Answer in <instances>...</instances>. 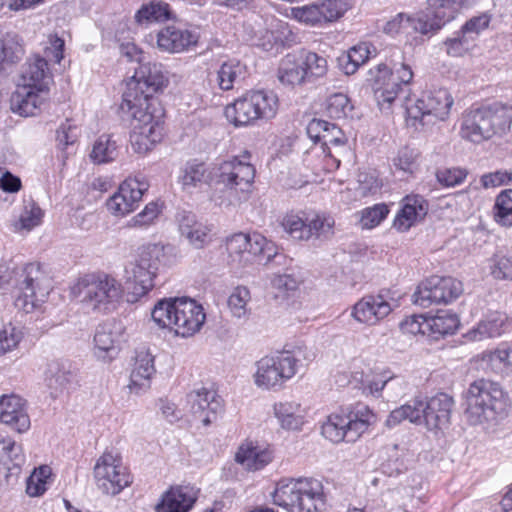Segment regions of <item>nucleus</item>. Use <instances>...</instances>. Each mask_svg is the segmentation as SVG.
<instances>
[{"instance_id": "obj_1", "label": "nucleus", "mask_w": 512, "mask_h": 512, "mask_svg": "<svg viewBox=\"0 0 512 512\" xmlns=\"http://www.w3.org/2000/svg\"><path fill=\"white\" fill-rule=\"evenodd\" d=\"M465 411L471 425H482L489 430L496 427L509 413L510 401L499 383L478 379L467 390Z\"/></svg>"}, {"instance_id": "obj_2", "label": "nucleus", "mask_w": 512, "mask_h": 512, "mask_svg": "<svg viewBox=\"0 0 512 512\" xmlns=\"http://www.w3.org/2000/svg\"><path fill=\"white\" fill-rule=\"evenodd\" d=\"M512 124V106L493 103L466 111L461 118L462 139L480 144L494 136L506 134Z\"/></svg>"}, {"instance_id": "obj_3", "label": "nucleus", "mask_w": 512, "mask_h": 512, "mask_svg": "<svg viewBox=\"0 0 512 512\" xmlns=\"http://www.w3.org/2000/svg\"><path fill=\"white\" fill-rule=\"evenodd\" d=\"M151 317L160 328L174 329L177 335L189 337L201 329L206 314L194 299L181 297L158 301Z\"/></svg>"}, {"instance_id": "obj_4", "label": "nucleus", "mask_w": 512, "mask_h": 512, "mask_svg": "<svg viewBox=\"0 0 512 512\" xmlns=\"http://www.w3.org/2000/svg\"><path fill=\"white\" fill-rule=\"evenodd\" d=\"M273 501L288 512H321L325 507L323 485L315 478L281 480Z\"/></svg>"}, {"instance_id": "obj_5", "label": "nucleus", "mask_w": 512, "mask_h": 512, "mask_svg": "<svg viewBox=\"0 0 512 512\" xmlns=\"http://www.w3.org/2000/svg\"><path fill=\"white\" fill-rule=\"evenodd\" d=\"M168 84V78L159 63H140L132 79L127 83L122 95L120 109L130 110L146 106L147 109L160 106L155 94L161 92Z\"/></svg>"}, {"instance_id": "obj_6", "label": "nucleus", "mask_w": 512, "mask_h": 512, "mask_svg": "<svg viewBox=\"0 0 512 512\" xmlns=\"http://www.w3.org/2000/svg\"><path fill=\"white\" fill-rule=\"evenodd\" d=\"M71 294L87 308L108 313L119 305L123 289L121 283L108 274H88L72 286Z\"/></svg>"}, {"instance_id": "obj_7", "label": "nucleus", "mask_w": 512, "mask_h": 512, "mask_svg": "<svg viewBox=\"0 0 512 512\" xmlns=\"http://www.w3.org/2000/svg\"><path fill=\"white\" fill-rule=\"evenodd\" d=\"M278 107V97L273 91H250L227 106L225 115L235 126H247L257 120L274 118Z\"/></svg>"}, {"instance_id": "obj_8", "label": "nucleus", "mask_w": 512, "mask_h": 512, "mask_svg": "<svg viewBox=\"0 0 512 512\" xmlns=\"http://www.w3.org/2000/svg\"><path fill=\"white\" fill-rule=\"evenodd\" d=\"M14 273L15 287L19 292L14 305L18 310L30 313L49 295L51 280L38 263H28Z\"/></svg>"}, {"instance_id": "obj_9", "label": "nucleus", "mask_w": 512, "mask_h": 512, "mask_svg": "<svg viewBox=\"0 0 512 512\" xmlns=\"http://www.w3.org/2000/svg\"><path fill=\"white\" fill-rule=\"evenodd\" d=\"M165 258L164 247L149 244L140 248L134 261L130 262L125 273L128 282H133V294L136 297L146 295L154 287V278Z\"/></svg>"}, {"instance_id": "obj_10", "label": "nucleus", "mask_w": 512, "mask_h": 512, "mask_svg": "<svg viewBox=\"0 0 512 512\" xmlns=\"http://www.w3.org/2000/svg\"><path fill=\"white\" fill-rule=\"evenodd\" d=\"M124 112L129 113L134 120L130 141L135 152L147 153L162 140L164 111L160 106L147 109L139 105Z\"/></svg>"}, {"instance_id": "obj_11", "label": "nucleus", "mask_w": 512, "mask_h": 512, "mask_svg": "<svg viewBox=\"0 0 512 512\" xmlns=\"http://www.w3.org/2000/svg\"><path fill=\"white\" fill-rule=\"evenodd\" d=\"M453 98L445 88L422 92L413 105L407 106L408 116L423 125L444 121L448 118Z\"/></svg>"}, {"instance_id": "obj_12", "label": "nucleus", "mask_w": 512, "mask_h": 512, "mask_svg": "<svg viewBox=\"0 0 512 512\" xmlns=\"http://www.w3.org/2000/svg\"><path fill=\"white\" fill-rule=\"evenodd\" d=\"M463 292L460 281L453 277L432 276L423 281L414 292L413 303L427 308L433 304H449Z\"/></svg>"}, {"instance_id": "obj_13", "label": "nucleus", "mask_w": 512, "mask_h": 512, "mask_svg": "<svg viewBox=\"0 0 512 512\" xmlns=\"http://www.w3.org/2000/svg\"><path fill=\"white\" fill-rule=\"evenodd\" d=\"M94 478L98 488L105 494H119L132 483V478L121 458L111 452H105L96 462Z\"/></svg>"}, {"instance_id": "obj_14", "label": "nucleus", "mask_w": 512, "mask_h": 512, "mask_svg": "<svg viewBox=\"0 0 512 512\" xmlns=\"http://www.w3.org/2000/svg\"><path fill=\"white\" fill-rule=\"evenodd\" d=\"M149 189V183L144 175H136L125 179L106 202L108 211L115 216H125L133 212Z\"/></svg>"}, {"instance_id": "obj_15", "label": "nucleus", "mask_w": 512, "mask_h": 512, "mask_svg": "<svg viewBox=\"0 0 512 512\" xmlns=\"http://www.w3.org/2000/svg\"><path fill=\"white\" fill-rule=\"evenodd\" d=\"M415 406L419 412V425L424 424L427 429H443L450 423L454 400L446 393H438L424 401L415 397Z\"/></svg>"}, {"instance_id": "obj_16", "label": "nucleus", "mask_w": 512, "mask_h": 512, "mask_svg": "<svg viewBox=\"0 0 512 512\" xmlns=\"http://www.w3.org/2000/svg\"><path fill=\"white\" fill-rule=\"evenodd\" d=\"M349 5L346 0H318L292 9L295 19L311 26L334 22L344 15Z\"/></svg>"}, {"instance_id": "obj_17", "label": "nucleus", "mask_w": 512, "mask_h": 512, "mask_svg": "<svg viewBox=\"0 0 512 512\" xmlns=\"http://www.w3.org/2000/svg\"><path fill=\"white\" fill-rule=\"evenodd\" d=\"M255 172L253 165L235 157L219 165L217 182L229 190L248 193L254 182Z\"/></svg>"}, {"instance_id": "obj_18", "label": "nucleus", "mask_w": 512, "mask_h": 512, "mask_svg": "<svg viewBox=\"0 0 512 512\" xmlns=\"http://www.w3.org/2000/svg\"><path fill=\"white\" fill-rule=\"evenodd\" d=\"M124 326L116 319L98 325L94 335V355L103 362H110L119 353V338Z\"/></svg>"}, {"instance_id": "obj_19", "label": "nucleus", "mask_w": 512, "mask_h": 512, "mask_svg": "<svg viewBox=\"0 0 512 512\" xmlns=\"http://www.w3.org/2000/svg\"><path fill=\"white\" fill-rule=\"evenodd\" d=\"M189 413L194 420H199L204 426L210 425L222 411L221 398L206 388L191 391L187 395Z\"/></svg>"}, {"instance_id": "obj_20", "label": "nucleus", "mask_w": 512, "mask_h": 512, "mask_svg": "<svg viewBox=\"0 0 512 512\" xmlns=\"http://www.w3.org/2000/svg\"><path fill=\"white\" fill-rule=\"evenodd\" d=\"M391 311L392 306L387 295L381 291L377 295H366L356 302L351 316L359 323L373 326L387 317Z\"/></svg>"}, {"instance_id": "obj_21", "label": "nucleus", "mask_w": 512, "mask_h": 512, "mask_svg": "<svg viewBox=\"0 0 512 512\" xmlns=\"http://www.w3.org/2000/svg\"><path fill=\"white\" fill-rule=\"evenodd\" d=\"M257 371L254 375L255 384L264 389H275L292 378L291 371L282 361L281 353L274 356H265L256 363Z\"/></svg>"}, {"instance_id": "obj_22", "label": "nucleus", "mask_w": 512, "mask_h": 512, "mask_svg": "<svg viewBox=\"0 0 512 512\" xmlns=\"http://www.w3.org/2000/svg\"><path fill=\"white\" fill-rule=\"evenodd\" d=\"M177 221L181 236L187 239L193 248L204 249L212 243V225L199 221L193 212H178Z\"/></svg>"}, {"instance_id": "obj_23", "label": "nucleus", "mask_w": 512, "mask_h": 512, "mask_svg": "<svg viewBox=\"0 0 512 512\" xmlns=\"http://www.w3.org/2000/svg\"><path fill=\"white\" fill-rule=\"evenodd\" d=\"M0 421L18 433L26 432L31 425L26 401L15 394L1 396Z\"/></svg>"}, {"instance_id": "obj_24", "label": "nucleus", "mask_w": 512, "mask_h": 512, "mask_svg": "<svg viewBox=\"0 0 512 512\" xmlns=\"http://www.w3.org/2000/svg\"><path fill=\"white\" fill-rule=\"evenodd\" d=\"M374 97L380 109H389L391 104L403 91V87L395 81L393 71L386 64L377 65L373 78Z\"/></svg>"}, {"instance_id": "obj_25", "label": "nucleus", "mask_w": 512, "mask_h": 512, "mask_svg": "<svg viewBox=\"0 0 512 512\" xmlns=\"http://www.w3.org/2000/svg\"><path fill=\"white\" fill-rule=\"evenodd\" d=\"M363 424H351V419L346 414L333 413L321 427L322 435L333 443L345 441L354 443L359 439V431Z\"/></svg>"}, {"instance_id": "obj_26", "label": "nucleus", "mask_w": 512, "mask_h": 512, "mask_svg": "<svg viewBox=\"0 0 512 512\" xmlns=\"http://www.w3.org/2000/svg\"><path fill=\"white\" fill-rule=\"evenodd\" d=\"M198 39L197 33L171 25L158 32L157 46L164 52L181 53L196 46Z\"/></svg>"}, {"instance_id": "obj_27", "label": "nucleus", "mask_w": 512, "mask_h": 512, "mask_svg": "<svg viewBox=\"0 0 512 512\" xmlns=\"http://www.w3.org/2000/svg\"><path fill=\"white\" fill-rule=\"evenodd\" d=\"M48 99V93H42L29 85H21L10 98V109L23 117L37 115Z\"/></svg>"}, {"instance_id": "obj_28", "label": "nucleus", "mask_w": 512, "mask_h": 512, "mask_svg": "<svg viewBox=\"0 0 512 512\" xmlns=\"http://www.w3.org/2000/svg\"><path fill=\"white\" fill-rule=\"evenodd\" d=\"M22 85L49 94V85L53 82V75L48 67L46 58L39 55L27 60L21 71Z\"/></svg>"}, {"instance_id": "obj_29", "label": "nucleus", "mask_w": 512, "mask_h": 512, "mask_svg": "<svg viewBox=\"0 0 512 512\" xmlns=\"http://www.w3.org/2000/svg\"><path fill=\"white\" fill-rule=\"evenodd\" d=\"M75 372L68 361L53 360L48 363L45 381L50 394L57 398L69 389L75 380Z\"/></svg>"}, {"instance_id": "obj_30", "label": "nucleus", "mask_w": 512, "mask_h": 512, "mask_svg": "<svg viewBox=\"0 0 512 512\" xmlns=\"http://www.w3.org/2000/svg\"><path fill=\"white\" fill-rule=\"evenodd\" d=\"M273 459V451L269 446L247 442L242 444L236 453L235 460L249 471H258Z\"/></svg>"}, {"instance_id": "obj_31", "label": "nucleus", "mask_w": 512, "mask_h": 512, "mask_svg": "<svg viewBox=\"0 0 512 512\" xmlns=\"http://www.w3.org/2000/svg\"><path fill=\"white\" fill-rule=\"evenodd\" d=\"M196 501L193 489L188 486L170 488L156 505V512H189Z\"/></svg>"}, {"instance_id": "obj_32", "label": "nucleus", "mask_w": 512, "mask_h": 512, "mask_svg": "<svg viewBox=\"0 0 512 512\" xmlns=\"http://www.w3.org/2000/svg\"><path fill=\"white\" fill-rule=\"evenodd\" d=\"M403 201V207L394 220V227L401 232L407 231L428 212V202L421 195H408Z\"/></svg>"}, {"instance_id": "obj_33", "label": "nucleus", "mask_w": 512, "mask_h": 512, "mask_svg": "<svg viewBox=\"0 0 512 512\" xmlns=\"http://www.w3.org/2000/svg\"><path fill=\"white\" fill-rule=\"evenodd\" d=\"M155 373L154 358L148 352H140L136 356L134 369L130 375L129 387L138 392L150 386V379Z\"/></svg>"}, {"instance_id": "obj_34", "label": "nucleus", "mask_w": 512, "mask_h": 512, "mask_svg": "<svg viewBox=\"0 0 512 512\" xmlns=\"http://www.w3.org/2000/svg\"><path fill=\"white\" fill-rule=\"evenodd\" d=\"M299 53L286 55L278 68V79L283 85L302 86L307 84Z\"/></svg>"}, {"instance_id": "obj_35", "label": "nucleus", "mask_w": 512, "mask_h": 512, "mask_svg": "<svg viewBox=\"0 0 512 512\" xmlns=\"http://www.w3.org/2000/svg\"><path fill=\"white\" fill-rule=\"evenodd\" d=\"M273 410L283 429L297 430L304 423L303 409L300 403L295 401L278 402L274 404Z\"/></svg>"}, {"instance_id": "obj_36", "label": "nucleus", "mask_w": 512, "mask_h": 512, "mask_svg": "<svg viewBox=\"0 0 512 512\" xmlns=\"http://www.w3.org/2000/svg\"><path fill=\"white\" fill-rule=\"evenodd\" d=\"M173 18L170 5L161 0H152L148 4L142 5L135 14V20L139 24L163 22Z\"/></svg>"}, {"instance_id": "obj_37", "label": "nucleus", "mask_w": 512, "mask_h": 512, "mask_svg": "<svg viewBox=\"0 0 512 512\" xmlns=\"http://www.w3.org/2000/svg\"><path fill=\"white\" fill-rule=\"evenodd\" d=\"M303 67V72L306 73L305 78L307 83H314L316 80L323 78L328 70L327 60L315 52L301 50L298 52Z\"/></svg>"}, {"instance_id": "obj_38", "label": "nucleus", "mask_w": 512, "mask_h": 512, "mask_svg": "<svg viewBox=\"0 0 512 512\" xmlns=\"http://www.w3.org/2000/svg\"><path fill=\"white\" fill-rule=\"evenodd\" d=\"M282 361L291 371L292 377L315 359V352L307 346L298 345L281 352Z\"/></svg>"}, {"instance_id": "obj_39", "label": "nucleus", "mask_w": 512, "mask_h": 512, "mask_svg": "<svg viewBox=\"0 0 512 512\" xmlns=\"http://www.w3.org/2000/svg\"><path fill=\"white\" fill-rule=\"evenodd\" d=\"M505 317L500 313H492L481 320L477 327L468 332V337L473 341H481L485 338H492L501 335Z\"/></svg>"}, {"instance_id": "obj_40", "label": "nucleus", "mask_w": 512, "mask_h": 512, "mask_svg": "<svg viewBox=\"0 0 512 512\" xmlns=\"http://www.w3.org/2000/svg\"><path fill=\"white\" fill-rule=\"evenodd\" d=\"M23 54V46L17 34L6 33L0 39V63L7 71L22 58Z\"/></svg>"}, {"instance_id": "obj_41", "label": "nucleus", "mask_w": 512, "mask_h": 512, "mask_svg": "<svg viewBox=\"0 0 512 512\" xmlns=\"http://www.w3.org/2000/svg\"><path fill=\"white\" fill-rule=\"evenodd\" d=\"M460 321L455 313L448 310L439 311L434 316L428 317V326L431 334L436 338L453 334L458 329Z\"/></svg>"}, {"instance_id": "obj_42", "label": "nucleus", "mask_w": 512, "mask_h": 512, "mask_svg": "<svg viewBox=\"0 0 512 512\" xmlns=\"http://www.w3.org/2000/svg\"><path fill=\"white\" fill-rule=\"evenodd\" d=\"M245 66L236 59L223 62L217 71L218 86L222 90H230L238 79L244 77Z\"/></svg>"}, {"instance_id": "obj_43", "label": "nucleus", "mask_w": 512, "mask_h": 512, "mask_svg": "<svg viewBox=\"0 0 512 512\" xmlns=\"http://www.w3.org/2000/svg\"><path fill=\"white\" fill-rule=\"evenodd\" d=\"M118 145L109 135H101L93 144L90 158L95 164H105L118 157Z\"/></svg>"}, {"instance_id": "obj_44", "label": "nucleus", "mask_w": 512, "mask_h": 512, "mask_svg": "<svg viewBox=\"0 0 512 512\" xmlns=\"http://www.w3.org/2000/svg\"><path fill=\"white\" fill-rule=\"evenodd\" d=\"M493 217L502 227H512V189L501 191L493 206Z\"/></svg>"}, {"instance_id": "obj_45", "label": "nucleus", "mask_w": 512, "mask_h": 512, "mask_svg": "<svg viewBox=\"0 0 512 512\" xmlns=\"http://www.w3.org/2000/svg\"><path fill=\"white\" fill-rule=\"evenodd\" d=\"M207 172L205 163L198 162L197 160L188 161L181 169L179 182L183 189L196 187L206 180L208 176Z\"/></svg>"}, {"instance_id": "obj_46", "label": "nucleus", "mask_w": 512, "mask_h": 512, "mask_svg": "<svg viewBox=\"0 0 512 512\" xmlns=\"http://www.w3.org/2000/svg\"><path fill=\"white\" fill-rule=\"evenodd\" d=\"M370 50L366 43L352 47L348 53L339 59L340 66L347 75L354 74L359 66L369 58Z\"/></svg>"}, {"instance_id": "obj_47", "label": "nucleus", "mask_w": 512, "mask_h": 512, "mask_svg": "<svg viewBox=\"0 0 512 512\" xmlns=\"http://www.w3.org/2000/svg\"><path fill=\"white\" fill-rule=\"evenodd\" d=\"M446 23V20L435 17V11L431 10L429 13L421 14L417 17H407V24L412 27L416 32L423 35L435 33L440 30Z\"/></svg>"}, {"instance_id": "obj_48", "label": "nucleus", "mask_w": 512, "mask_h": 512, "mask_svg": "<svg viewBox=\"0 0 512 512\" xmlns=\"http://www.w3.org/2000/svg\"><path fill=\"white\" fill-rule=\"evenodd\" d=\"M307 221V240L311 237L326 240L333 236L335 225L333 217L324 214L316 215Z\"/></svg>"}, {"instance_id": "obj_49", "label": "nucleus", "mask_w": 512, "mask_h": 512, "mask_svg": "<svg viewBox=\"0 0 512 512\" xmlns=\"http://www.w3.org/2000/svg\"><path fill=\"white\" fill-rule=\"evenodd\" d=\"M474 0H427L429 9L435 11V17L450 22L455 18L459 9Z\"/></svg>"}, {"instance_id": "obj_50", "label": "nucleus", "mask_w": 512, "mask_h": 512, "mask_svg": "<svg viewBox=\"0 0 512 512\" xmlns=\"http://www.w3.org/2000/svg\"><path fill=\"white\" fill-rule=\"evenodd\" d=\"M325 110L334 119L346 118L353 110V105L344 93H334L326 99Z\"/></svg>"}, {"instance_id": "obj_51", "label": "nucleus", "mask_w": 512, "mask_h": 512, "mask_svg": "<svg viewBox=\"0 0 512 512\" xmlns=\"http://www.w3.org/2000/svg\"><path fill=\"white\" fill-rule=\"evenodd\" d=\"M473 40L462 29L453 33L444 42L445 52L451 57H461L473 47Z\"/></svg>"}, {"instance_id": "obj_52", "label": "nucleus", "mask_w": 512, "mask_h": 512, "mask_svg": "<svg viewBox=\"0 0 512 512\" xmlns=\"http://www.w3.org/2000/svg\"><path fill=\"white\" fill-rule=\"evenodd\" d=\"M418 412L419 410L415 406V399H413L409 403L391 411L385 421V425L393 428L404 420H409L411 423L419 425L420 418L419 414H417Z\"/></svg>"}, {"instance_id": "obj_53", "label": "nucleus", "mask_w": 512, "mask_h": 512, "mask_svg": "<svg viewBox=\"0 0 512 512\" xmlns=\"http://www.w3.org/2000/svg\"><path fill=\"white\" fill-rule=\"evenodd\" d=\"M249 300L250 291L243 286L236 287L228 298V306L233 316L237 318L247 316V303Z\"/></svg>"}, {"instance_id": "obj_54", "label": "nucleus", "mask_w": 512, "mask_h": 512, "mask_svg": "<svg viewBox=\"0 0 512 512\" xmlns=\"http://www.w3.org/2000/svg\"><path fill=\"white\" fill-rule=\"evenodd\" d=\"M389 209L385 204H376L363 209L360 214L362 228L371 229L379 225L388 215Z\"/></svg>"}, {"instance_id": "obj_55", "label": "nucleus", "mask_w": 512, "mask_h": 512, "mask_svg": "<svg viewBox=\"0 0 512 512\" xmlns=\"http://www.w3.org/2000/svg\"><path fill=\"white\" fill-rule=\"evenodd\" d=\"M42 215L43 213L40 207L35 204H31L30 208L28 209V207H26L19 220L15 222V230H32L40 224Z\"/></svg>"}, {"instance_id": "obj_56", "label": "nucleus", "mask_w": 512, "mask_h": 512, "mask_svg": "<svg viewBox=\"0 0 512 512\" xmlns=\"http://www.w3.org/2000/svg\"><path fill=\"white\" fill-rule=\"evenodd\" d=\"M77 127L72 125L69 120L62 123L56 131L57 146L62 151H66L77 141Z\"/></svg>"}, {"instance_id": "obj_57", "label": "nucleus", "mask_w": 512, "mask_h": 512, "mask_svg": "<svg viewBox=\"0 0 512 512\" xmlns=\"http://www.w3.org/2000/svg\"><path fill=\"white\" fill-rule=\"evenodd\" d=\"M348 417L351 419V424H363L359 431V437L365 433L369 426L376 420L375 414L369 409L368 406L359 404L354 411L349 412Z\"/></svg>"}, {"instance_id": "obj_58", "label": "nucleus", "mask_w": 512, "mask_h": 512, "mask_svg": "<svg viewBox=\"0 0 512 512\" xmlns=\"http://www.w3.org/2000/svg\"><path fill=\"white\" fill-rule=\"evenodd\" d=\"M160 213L159 205L156 202L148 203L145 208L130 219L129 227H147L153 223Z\"/></svg>"}, {"instance_id": "obj_59", "label": "nucleus", "mask_w": 512, "mask_h": 512, "mask_svg": "<svg viewBox=\"0 0 512 512\" xmlns=\"http://www.w3.org/2000/svg\"><path fill=\"white\" fill-rule=\"evenodd\" d=\"M287 233L294 239L307 240V222L297 215H287L282 222Z\"/></svg>"}, {"instance_id": "obj_60", "label": "nucleus", "mask_w": 512, "mask_h": 512, "mask_svg": "<svg viewBox=\"0 0 512 512\" xmlns=\"http://www.w3.org/2000/svg\"><path fill=\"white\" fill-rule=\"evenodd\" d=\"M21 340V332L11 324L0 330V356L13 350Z\"/></svg>"}, {"instance_id": "obj_61", "label": "nucleus", "mask_w": 512, "mask_h": 512, "mask_svg": "<svg viewBox=\"0 0 512 512\" xmlns=\"http://www.w3.org/2000/svg\"><path fill=\"white\" fill-rule=\"evenodd\" d=\"M428 326V317L423 315H412L400 323V329L406 334H426L430 332Z\"/></svg>"}, {"instance_id": "obj_62", "label": "nucleus", "mask_w": 512, "mask_h": 512, "mask_svg": "<svg viewBox=\"0 0 512 512\" xmlns=\"http://www.w3.org/2000/svg\"><path fill=\"white\" fill-rule=\"evenodd\" d=\"M490 20L491 17L487 13H483L466 21L460 29H462L469 38L475 41L480 32L489 26Z\"/></svg>"}, {"instance_id": "obj_63", "label": "nucleus", "mask_w": 512, "mask_h": 512, "mask_svg": "<svg viewBox=\"0 0 512 512\" xmlns=\"http://www.w3.org/2000/svg\"><path fill=\"white\" fill-rule=\"evenodd\" d=\"M65 42L62 38L57 35H50L48 39V45L44 49L45 56L47 61H53L55 63H60L63 59Z\"/></svg>"}, {"instance_id": "obj_64", "label": "nucleus", "mask_w": 512, "mask_h": 512, "mask_svg": "<svg viewBox=\"0 0 512 512\" xmlns=\"http://www.w3.org/2000/svg\"><path fill=\"white\" fill-rule=\"evenodd\" d=\"M492 274L497 279L512 280V256L496 255Z\"/></svg>"}]
</instances>
